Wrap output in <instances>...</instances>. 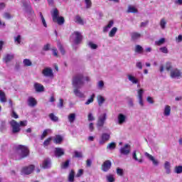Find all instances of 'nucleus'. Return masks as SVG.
I'll list each match as a JSON object with an SVG mask.
<instances>
[{"instance_id":"nucleus-61","label":"nucleus","mask_w":182,"mask_h":182,"mask_svg":"<svg viewBox=\"0 0 182 182\" xmlns=\"http://www.w3.org/2000/svg\"><path fill=\"white\" fill-rule=\"evenodd\" d=\"M146 102H148V103H150L151 105H153V103H154V100L151 97H147Z\"/></svg>"},{"instance_id":"nucleus-52","label":"nucleus","mask_w":182,"mask_h":182,"mask_svg":"<svg viewBox=\"0 0 182 182\" xmlns=\"http://www.w3.org/2000/svg\"><path fill=\"white\" fill-rule=\"evenodd\" d=\"M3 18H4V19H12V15L8 12H6L4 13Z\"/></svg>"},{"instance_id":"nucleus-37","label":"nucleus","mask_w":182,"mask_h":182,"mask_svg":"<svg viewBox=\"0 0 182 182\" xmlns=\"http://www.w3.org/2000/svg\"><path fill=\"white\" fill-rule=\"evenodd\" d=\"M48 116L52 122H59V117H58L56 115H55V114L51 113Z\"/></svg>"},{"instance_id":"nucleus-51","label":"nucleus","mask_w":182,"mask_h":182,"mask_svg":"<svg viewBox=\"0 0 182 182\" xmlns=\"http://www.w3.org/2000/svg\"><path fill=\"white\" fill-rule=\"evenodd\" d=\"M107 180L108 182H114L116 179L113 175H108L107 176Z\"/></svg>"},{"instance_id":"nucleus-28","label":"nucleus","mask_w":182,"mask_h":182,"mask_svg":"<svg viewBox=\"0 0 182 182\" xmlns=\"http://www.w3.org/2000/svg\"><path fill=\"white\" fill-rule=\"evenodd\" d=\"M62 141H63V138L60 135H56L53 139V142L55 143V144H60Z\"/></svg>"},{"instance_id":"nucleus-64","label":"nucleus","mask_w":182,"mask_h":182,"mask_svg":"<svg viewBox=\"0 0 182 182\" xmlns=\"http://www.w3.org/2000/svg\"><path fill=\"white\" fill-rule=\"evenodd\" d=\"M53 50V56H55V58H58V49H56V48H54L52 49Z\"/></svg>"},{"instance_id":"nucleus-10","label":"nucleus","mask_w":182,"mask_h":182,"mask_svg":"<svg viewBox=\"0 0 182 182\" xmlns=\"http://www.w3.org/2000/svg\"><path fill=\"white\" fill-rule=\"evenodd\" d=\"M33 170H35V166L33 165H30L29 166L23 167L21 169V174H25L28 176L31 174L32 171H33Z\"/></svg>"},{"instance_id":"nucleus-49","label":"nucleus","mask_w":182,"mask_h":182,"mask_svg":"<svg viewBox=\"0 0 182 182\" xmlns=\"http://www.w3.org/2000/svg\"><path fill=\"white\" fill-rule=\"evenodd\" d=\"M50 141H52V137H49L47 139H46L43 142L44 147L49 146L50 144Z\"/></svg>"},{"instance_id":"nucleus-6","label":"nucleus","mask_w":182,"mask_h":182,"mask_svg":"<svg viewBox=\"0 0 182 182\" xmlns=\"http://www.w3.org/2000/svg\"><path fill=\"white\" fill-rule=\"evenodd\" d=\"M22 4L26 14L28 15H33V14H35V11H33V9H32V6L29 4V1H22Z\"/></svg>"},{"instance_id":"nucleus-1","label":"nucleus","mask_w":182,"mask_h":182,"mask_svg":"<svg viewBox=\"0 0 182 182\" xmlns=\"http://www.w3.org/2000/svg\"><path fill=\"white\" fill-rule=\"evenodd\" d=\"M83 74H77L72 78V86L73 88L82 87L85 85Z\"/></svg>"},{"instance_id":"nucleus-21","label":"nucleus","mask_w":182,"mask_h":182,"mask_svg":"<svg viewBox=\"0 0 182 182\" xmlns=\"http://www.w3.org/2000/svg\"><path fill=\"white\" fill-rule=\"evenodd\" d=\"M126 119H127L126 115L122 113L119 114L117 117L118 124H123L124 123H126Z\"/></svg>"},{"instance_id":"nucleus-38","label":"nucleus","mask_w":182,"mask_h":182,"mask_svg":"<svg viewBox=\"0 0 182 182\" xmlns=\"http://www.w3.org/2000/svg\"><path fill=\"white\" fill-rule=\"evenodd\" d=\"M132 158L134 159V160H135V161H138V163H143V159L137 158V154H136V151H134V152L132 154Z\"/></svg>"},{"instance_id":"nucleus-19","label":"nucleus","mask_w":182,"mask_h":182,"mask_svg":"<svg viewBox=\"0 0 182 182\" xmlns=\"http://www.w3.org/2000/svg\"><path fill=\"white\" fill-rule=\"evenodd\" d=\"M34 89L37 93H41V92H45V87L41 83H34Z\"/></svg>"},{"instance_id":"nucleus-9","label":"nucleus","mask_w":182,"mask_h":182,"mask_svg":"<svg viewBox=\"0 0 182 182\" xmlns=\"http://www.w3.org/2000/svg\"><path fill=\"white\" fill-rule=\"evenodd\" d=\"M81 88L82 87L73 88V93L75 97H78L79 99H85V97H86V95H85V92H82L80 90Z\"/></svg>"},{"instance_id":"nucleus-54","label":"nucleus","mask_w":182,"mask_h":182,"mask_svg":"<svg viewBox=\"0 0 182 182\" xmlns=\"http://www.w3.org/2000/svg\"><path fill=\"white\" fill-rule=\"evenodd\" d=\"M85 2L87 9L92 8V1L91 0H85Z\"/></svg>"},{"instance_id":"nucleus-53","label":"nucleus","mask_w":182,"mask_h":182,"mask_svg":"<svg viewBox=\"0 0 182 182\" xmlns=\"http://www.w3.org/2000/svg\"><path fill=\"white\" fill-rule=\"evenodd\" d=\"M74 154H75V157H76L77 159H82V157H83V154H82V152L75 151Z\"/></svg>"},{"instance_id":"nucleus-30","label":"nucleus","mask_w":182,"mask_h":182,"mask_svg":"<svg viewBox=\"0 0 182 182\" xmlns=\"http://www.w3.org/2000/svg\"><path fill=\"white\" fill-rule=\"evenodd\" d=\"M6 130V121L1 120L0 121V132H5Z\"/></svg>"},{"instance_id":"nucleus-57","label":"nucleus","mask_w":182,"mask_h":182,"mask_svg":"<svg viewBox=\"0 0 182 182\" xmlns=\"http://www.w3.org/2000/svg\"><path fill=\"white\" fill-rule=\"evenodd\" d=\"M19 127H25V126H28V121H21L19 123Z\"/></svg>"},{"instance_id":"nucleus-3","label":"nucleus","mask_w":182,"mask_h":182,"mask_svg":"<svg viewBox=\"0 0 182 182\" xmlns=\"http://www.w3.org/2000/svg\"><path fill=\"white\" fill-rule=\"evenodd\" d=\"M17 154L18 155L17 160L25 159V157H28L29 156V149L25 146L18 145L17 146Z\"/></svg>"},{"instance_id":"nucleus-55","label":"nucleus","mask_w":182,"mask_h":182,"mask_svg":"<svg viewBox=\"0 0 182 182\" xmlns=\"http://www.w3.org/2000/svg\"><path fill=\"white\" fill-rule=\"evenodd\" d=\"M69 160H67L65 162H63L61 165V168H68V167H69Z\"/></svg>"},{"instance_id":"nucleus-15","label":"nucleus","mask_w":182,"mask_h":182,"mask_svg":"<svg viewBox=\"0 0 182 182\" xmlns=\"http://www.w3.org/2000/svg\"><path fill=\"white\" fill-rule=\"evenodd\" d=\"M121 154H124V156H127V154H130V145L125 144L124 146L121 147L119 149Z\"/></svg>"},{"instance_id":"nucleus-47","label":"nucleus","mask_w":182,"mask_h":182,"mask_svg":"<svg viewBox=\"0 0 182 182\" xmlns=\"http://www.w3.org/2000/svg\"><path fill=\"white\" fill-rule=\"evenodd\" d=\"M95 94H92V95H91V97L90 98H89L87 100V102H85V105L87 106V105H90V103H93V101L95 100Z\"/></svg>"},{"instance_id":"nucleus-58","label":"nucleus","mask_w":182,"mask_h":182,"mask_svg":"<svg viewBox=\"0 0 182 182\" xmlns=\"http://www.w3.org/2000/svg\"><path fill=\"white\" fill-rule=\"evenodd\" d=\"M88 46H90V48H91V49H97V45L93 43L92 42H90L88 43Z\"/></svg>"},{"instance_id":"nucleus-23","label":"nucleus","mask_w":182,"mask_h":182,"mask_svg":"<svg viewBox=\"0 0 182 182\" xmlns=\"http://www.w3.org/2000/svg\"><path fill=\"white\" fill-rule=\"evenodd\" d=\"M164 167L167 174L171 173V164H170V162L166 161Z\"/></svg>"},{"instance_id":"nucleus-26","label":"nucleus","mask_w":182,"mask_h":182,"mask_svg":"<svg viewBox=\"0 0 182 182\" xmlns=\"http://www.w3.org/2000/svg\"><path fill=\"white\" fill-rule=\"evenodd\" d=\"M68 120L69 123H75V121L76 120V114L75 113H70L68 115Z\"/></svg>"},{"instance_id":"nucleus-31","label":"nucleus","mask_w":182,"mask_h":182,"mask_svg":"<svg viewBox=\"0 0 182 182\" xmlns=\"http://www.w3.org/2000/svg\"><path fill=\"white\" fill-rule=\"evenodd\" d=\"M131 38L132 41H137L138 39H140L141 38V34L139 33L134 32L131 34Z\"/></svg>"},{"instance_id":"nucleus-4","label":"nucleus","mask_w":182,"mask_h":182,"mask_svg":"<svg viewBox=\"0 0 182 182\" xmlns=\"http://www.w3.org/2000/svg\"><path fill=\"white\" fill-rule=\"evenodd\" d=\"M9 123L11 127L12 134H18L21 132V127H19V123L15 120H11Z\"/></svg>"},{"instance_id":"nucleus-48","label":"nucleus","mask_w":182,"mask_h":182,"mask_svg":"<svg viewBox=\"0 0 182 182\" xmlns=\"http://www.w3.org/2000/svg\"><path fill=\"white\" fill-rule=\"evenodd\" d=\"M23 63L24 66H32V62L29 59H24Z\"/></svg>"},{"instance_id":"nucleus-59","label":"nucleus","mask_w":182,"mask_h":182,"mask_svg":"<svg viewBox=\"0 0 182 182\" xmlns=\"http://www.w3.org/2000/svg\"><path fill=\"white\" fill-rule=\"evenodd\" d=\"M50 44L48 43L44 45V46L43 47V50H45L46 52L48 50H50Z\"/></svg>"},{"instance_id":"nucleus-33","label":"nucleus","mask_w":182,"mask_h":182,"mask_svg":"<svg viewBox=\"0 0 182 182\" xmlns=\"http://www.w3.org/2000/svg\"><path fill=\"white\" fill-rule=\"evenodd\" d=\"M0 102L1 103H6V95L5 92L0 90Z\"/></svg>"},{"instance_id":"nucleus-13","label":"nucleus","mask_w":182,"mask_h":182,"mask_svg":"<svg viewBox=\"0 0 182 182\" xmlns=\"http://www.w3.org/2000/svg\"><path fill=\"white\" fill-rule=\"evenodd\" d=\"M144 94V90L143 89H140L137 90V97L139 100V103L141 107L144 106V102H143V95Z\"/></svg>"},{"instance_id":"nucleus-41","label":"nucleus","mask_w":182,"mask_h":182,"mask_svg":"<svg viewBox=\"0 0 182 182\" xmlns=\"http://www.w3.org/2000/svg\"><path fill=\"white\" fill-rule=\"evenodd\" d=\"M40 18L41 20V22L44 26V28H48V24L46 23V20H45V17H43V14H42V12L39 13Z\"/></svg>"},{"instance_id":"nucleus-18","label":"nucleus","mask_w":182,"mask_h":182,"mask_svg":"<svg viewBox=\"0 0 182 182\" xmlns=\"http://www.w3.org/2000/svg\"><path fill=\"white\" fill-rule=\"evenodd\" d=\"M27 103L30 107H35L38 105V101L33 97H28Z\"/></svg>"},{"instance_id":"nucleus-12","label":"nucleus","mask_w":182,"mask_h":182,"mask_svg":"<svg viewBox=\"0 0 182 182\" xmlns=\"http://www.w3.org/2000/svg\"><path fill=\"white\" fill-rule=\"evenodd\" d=\"M42 74L46 77L53 78V70L50 68H46L43 70Z\"/></svg>"},{"instance_id":"nucleus-56","label":"nucleus","mask_w":182,"mask_h":182,"mask_svg":"<svg viewBox=\"0 0 182 182\" xmlns=\"http://www.w3.org/2000/svg\"><path fill=\"white\" fill-rule=\"evenodd\" d=\"M58 48L60 52L62 53V55H65V49L63 48V46H62V44L58 43Z\"/></svg>"},{"instance_id":"nucleus-20","label":"nucleus","mask_w":182,"mask_h":182,"mask_svg":"<svg viewBox=\"0 0 182 182\" xmlns=\"http://www.w3.org/2000/svg\"><path fill=\"white\" fill-rule=\"evenodd\" d=\"M14 58H15V55L14 54H6L3 58V61L4 63H9L11 60H14Z\"/></svg>"},{"instance_id":"nucleus-39","label":"nucleus","mask_w":182,"mask_h":182,"mask_svg":"<svg viewBox=\"0 0 182 182\" xmlns=\"http://www.w3.org/2000/svg\"><path fill=\"white\" fill-rule=\"evenodd\" d=\"M143 50H144V49H143V47H141V46L136 45L135 46V52H136V53L141 54V53H143Z\"/></svg>"},{"instance_id":"nucleus-46","label":"nucleus","mask_w":182,"mask_h":182,"mask_svg":"<svg viewBox=\"0 0 182 182\" xmlns=\"http://www.w3.org/2000/svg\"><path fill=\"white\" fill-rule=\"evenodd\" d=\"M107 149L108 150H114L116 149V143L112 142L109 144L107 146Z\"/></svg>"},{"instance_id":"nucleus-22","label":"nucleus","mask_w":182,"mask_h":182,"mask_svg":"<svg viewBox=\"0 0 182 182\" xmlns=\"http://www.w3.org/2000/svg\"><path fill=\"white\" fill-rule=\"evenodd\" d=\"M145 156L146 157H148V159L151 160V161H152L154 166H159V161L156 160L154 159V156H151L150 154L147 152L145 153Z\"/></svg>"},{"instance_id":"nucleus-44","label":"nucleus","mask_w":182,"mask_h":182,"mask_svg":"<svg viewBox=\"0 0 182 182\" xmlns=\"http://www.w3.org/2000/svg\"><path fill=\"white\" fill-rule=\"evenodd\" d=\"M97 87L100 90H103V87H105V82L103 80H100L97 84Z\"/></svg>"},{"instance_id":"nucleus-35","label":"nucleus","mask_w":182,"mask_h":182,"mask_svg":"<svg viewBox=\"0 0 182 182\" xmlns=\"http://www.w3.org/2000/svg\"><path fill=\"white\" fill-rule=\"evenodd\" d=\"M164 43H166V38H162L155 41V45L156 46H161V45H164Z\"/></svg>"},{"instance_id":"nucleus-5","label":"nucleus","mask_w":182,"mask_h":182,"mask_svg":"<svg viewBox=\"0 0 182 182\" xmlns=\"http://www.w3.org/2000/svg\"><path fill=\"white\" fill-rule=\"evenodd\" d=\"M107 119V114H102L98 117V120L97 122V127L100 130V127H103L105 126V123H106V120Z\"/></svg>"},{"instance_id":"nucleus-8","label":"nucleus","mask_w":182,"mask_h":182,"mask_svg":"<svg viewBox=\"0 0 182 182\" xmlns=\"http://www.w3.org/2000/svg\"><path fill=\"white\" fill-rule=\"evenodd\" d=\"M181 75V70H180L178 68H173L171 70L170 76L172 79H180Z\"/></svg>"},{"instance_id":"nucleus-60","label":"nucleus","mask_w":182,"mask_h":182,"mask_svg":"<svg viewBox=\"0 0 182 182\" xmlns=\"http://www.w3.org/2000/svg\"><path fill=\"white\" fill-rule=\"evenodd\" d=\"M95 121V117H93V114L89 113L88 114V122H93Z\"/></svg>"},{"instance_id":"nucleus-11","label":"nucleus","mask_w":182,"mask_h":182,"mask_svg":"<svg viewBox=\"0 0 182 182\" xmlns=\"http://www.w3.org/2000/svg\"><path fill=\"white\" fill-rule=\"evenodd\" d=\"M127 77L128 80H129V82L132 83V85H140V80H139V78L134 76V75L128 74Z\"/></svg>"},{"instance_id":"nucleus-32","label":"nucleus","mask_w":182,"mask_h":182,"mask_svg":"<svg viewBox=\"0 0 182 182\" xmlns=\"http://www.w3.org/2000/svg\"><path fill=\"white\" fill-rule=\"evenodd\" d=\"M97 100L99 106H102L105 102H106V99L102 95H97Z\"/></svg>"},{"instance_id":"nucleus-16","label":"nucleus","mask_w":182,"mask_h":182,"mask_svg":"<svg viewBox=\"0 0 182 182\" xmlns=\"http://www.w3.org/2000/svg\"><path fill=\"white\" fill-rule=\"evenodd\" d=\"M111 167H112V161L107 160L102 165V171H105V172L109 171Z\"/></svg>"},{"instance_id":"nucleus-24","label":"nucleus","mask_w":182,"mask_h":182,"mask_svg":"<svg viewBox=\"0 0 182 182\" xmlns=\"http://www.w3.org/2000/svg\"><path fill=\"white\" fill-rule=\"evenodd\" d=\"M159 26H161V28L164 31L166 29V27L167 26V20L166 18H161L159 21Z\"/></svg>"},{"instance_id":"nucleus-45","label":"nucleus","mask_w":182,"mask_h":182,"mask_svg":"<svg viewBox=\"0 0 182 182\" xmlns=\"http://www.w3.org/2000/svg\"><path fill=\"white\" fill-rule=\"evenodd\" d=\"M174 173L176 174H181L182 173V166H177L174 168Z\"/></svg>"},{"instance_id":"nucleus-29","label":"nucleus","mask_w":182,"mask_h":182,"mask_svg":"<svg viewBox=\"0 0 182 182\" xmlns=\"http://www.w3.org/2000/svg\"><path fill=\"white\" fill-rule=\"evenodd\" d=\"M127 12L128 14H137L139 11L137 10V9H136V7L133 6H129Z\"/></svg>"},{"instance_id":"nucleus-25","label":"nucleus","mask_w":182,"mask_h":182,"mask_svg":"<svg viewBox=\"0 0 182 182\" xmlns=\"http://www.w3.org/2000/svg\"><path fill=\"white\" fill-rule=\"evenodd\" d=\"M74 22H75V23H78V25H85L83 18H82V17H80V16H79V15H77L75 16Z\"/></svg>"},{"instance_id":"nucleus-50","label":"nucleus","mask_w":182,"mask_h":182,"mask_svg":"<svg viewBox=\"0 0 182 182\" xmlns=\"http://www.w3.org/2000/svg\"><path fill=\"white\" fill-rule=\"evenodd\" d=\"M160 52H161V53H165L167 54L168 53V48H167V47L164 46L159 48Z\"/></svg>"},{"instance_id":"nucleus-7","label":"nucleus","mask_w":182,"mask_h":182,"mask_svg":"<svg viewBox=\"0 0 182 182\" xmlns=\"http://www.w3.org/2000/svg\"><path fill=\"white\" fill-rule=\"evenodd\" d=\"M71 41L75 43V45H79L82 42V34L79 31H75L73 33L71 37Z\"/></svg>"},{"instance_id":"nucleus-43","label":"nucleus","mask_w":182,"mask_h":182,"mask_svg":"<svg viewBox=\"0 0 182 182\" xmlns=\"http://www.w3.org/2000/svg\"><path fill=\"white\" fill-rule=\"evenodd\" d=\"M116 32H117V28L113 27L109 33V38H113L116 35Z\"/></svg>"},{"instance_id":"nucleus-27","label":"nucleus","mask_w":182,"mask_h":182,"mask_svg":"<svg viewBox=\"0 0 182 182\" xmlns=\"http://www.w3.org/2000/svg\"><path fill=\"white\" fill-rule=\"evenodd\" d=\"M171 113V107L169 105H166L164 109V116L168 117Z\"/></svg>"},{"instance_id":"nucleus-40","label":"nucleus","mask_w":182,"mask_h":182,"mask_svg":"<svg viewBox=\"0 0 182 182\" xmlns=\"http://www.w3.org/2000/svg\"><path fill=\"white\" fill-rule=\"evenodd\" d=\"M49 133H52L51 129H45L41 135V140H43L45 137H46L48 134H49Z\"/></svg>"},{"instance_id":"nucleus-42","label":"nucleus","mask_w":182,"mask_h":182,"mask_svg":"<svg viewBox=\"0 0 182 182\" xmlns=\"http://www.w3.org/2000/svg\"><path fill=\"white\" fill-rule=\"evenodd\" d=\"M75 180V171L72 170L68 176V181L73 182Z\"/></svg>"},{"instance_id":"nucleus-17","label":"nucleus","mask_w":182,"mask_h":182,"mask_svg":"<svg viewBox=\"0 0 182 182\" xmlns=\"http://www.w3.org/2000/svg\"><path fill=\"white\" fill-rule=\"evenodd\" d=\"M54 154L55 157H62V156L65 155V149L63 148H55Z\"/></svg>"},{"instance_id":"nucleus-36","label":"nucleus","mask_w":182,"mask_h":182,"mask_svg":"<svg viewBox=\"0 0 182 182\" xmlns=\"http://www.w3.org/2000/svg\"><path fill=\"white\" fill-rule=\"evenodd\" d=\"M14 42L16 45H20L21 42H22V36L21 35L14 36Z\"/></svg>"},{"instance_id":"nucleus-14","label":"nucleus","mask_w":182,"mask_h":182,"mask_svg":"<svg viewBox=\"0 0 182 182\" xmlns=\"http://www.w3.org/2000/svg\"><path fill=\"white\" fill-rule=\"evenodd\" d=\"M109 140H110V134L107 133H103L101 135V138L99 141V144L101 145H103L105 144V143H106V141H109Z\"/></svg>"},{"instance_id":"nucleus-63","label":"nucleus","mask_w":182,"mask_h":182,"mask_svg":"<svg viewBox=\"0 0 182 182\" xmlns=\"http://www.w3.org/2000/svg\"><path fill=\"white\" fill-rule=\"evenodd\" d=\"M58 107H60V109H62V107H63V99H60Z\"/></svg>"},{"instance_id":"nucleus-2","label":"nucleus","mask_w":182,"mask_h":182,"mask_svg":"<svg viewBox=\"0 0 182 182\" xmlns=\"http://www.w3.org/2000/svg\"><path fill=\"white\" fill-rule=\"evenodd\" d=\"M50 14L53 22L58 25H63V23H65V18H63V16H59V11L58 9H53Z\"/></svg>"},{"instance_id":"nucleus-34","label":"nucleus","mask_w":182,"mask_h":182,"mask_svg":"<svg viewBox=\"0 0 182 182\" xmlns=\"http://www.w3.org/2000/svg\"><path fill=\"white\" fill-rule=\"evenodd\" d=\"M50 167V159H46L43 162V168H49Z\"/></svg>"},{"instance_id":"nucleus-62","label":"nucleus","mask_w":182,"mask_h":182,"mask_svg":"<svg viewBox=\"0 0 182 182\" xmlns=\"http://www.w3.org/2000/svg\"><path fill=\"white\" fill-rule=\"evenodd\" d=\"M117 174H118V176H123V169L118 168L117 169Z\"/></svg>"}]
</instances>
